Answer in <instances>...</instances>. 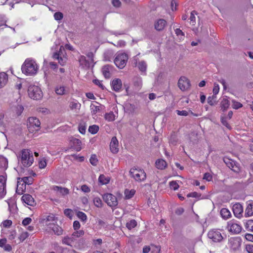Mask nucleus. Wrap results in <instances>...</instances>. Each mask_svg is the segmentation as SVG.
Returning a JSON list of instances; mask_svg holds the SVG:
<instances>
[{"label": "nucleus", "instance_id": "nucleus-27", "mask_svg": "<svg viewBox=\"0 0 253 253\" xmlns=\"http://www.w3.org/2000/svg\"><path fill=\"white\" fill-rule=\"evenodd\" d=\"M18 179L19 180L17 182L16 192L18 194L22 195L26 189V185L20 181V178H19Z\"/></svg>", "mask_w": 253, "mask_h": 253}, {"label": "nucleus", "instance_id": "nucleus-29", "mask_svg": "<svg viewBox=\"0 0 253 253\" xmlns=\"http://www.w3.org/2000/svg\"><path fill=\"white\" fill-rule=\"evenodd\" d=\"M55 91L57 94L63 95L68 93V89L64 86L58 85L55 88Z\"/></svg>", "mask_w": 253, "mask_h": 253}, {"label": "nucleus", "instance_id": "nucleus-58", "mask_svg": "<svg viewBox=\"0 0 253 253\" xmlns=\"http://www.w3.org/2000/svg\"><path fill=\"white\" fill-rule=\"evenodd\" d=\"M201 196V194H199L197 192H194L190 193L187 195V196L189 197H193V198H199Z\"/></svg>", "mask_w": 253, "mask_h": 253}, {"label": "nucleus", "instance_id": "nucleus-45", "mask_svg": "<svg viewBox=\"0 0 253 253\" xmlns=\"http://www.w3.org/2000/svg\"><path fill=\"white\" fill-rule=\"evenodd\" d=\"M77 215L78 217L83 221H85L87 219V216L86 214L82 211H78L77 213Z\"/></svg>", "mask_w": 253, "mask_h": 253}, {"label": "nucleus", "instance_id": "nucleus-12", "mask_svg": "<svg viewBox=\"0 0 253 253\" xmlns=\"http://www.w3.org/2000/svg\"><path fill=\"white\" fill-rule=\"evenodd\" d=\"M208 237L214 242H219L223 239L220 232L216 229H211L208 232Z\"/></svg>", "mask_w": 253, "mask_h": 253}, {"label": "nucleus", "instance_id": "nucleus-2", "mask_svg": "<svg viewBox=\"0 0 253 253\" xmlns=\"http://www.w3.org/2000/svg\"><path fill=\"white\" fill-rule=\"evenodd\" d=\"M19 161L24 167H29L34 162V157L32 152L28 149L21 150Z\"/></svg>", "mask_w": 253, "mask_h": 253}, {"label": "nucleus", "instance_id": "nucleus-14", "mask_svg": "<svg viewBox=\"0 0 253 253\" xmlns=\"http://www.w3.org/2000/svg\"><path fill=\"white\" fill-rule=\"evenodd\" d=\"M228 245L234 250L238 249L241 246L240 240L237 237H231L229 239Z\"/></svg>", "mask_w": 253, "mask_h": 253}, {"label": "nucleus", "instance_id": "nucleus-13", "mask_svg": "<svg viewBox=\"0 0 253 253\" xmlns=\"http://www.w3.org/2000/svg\"><path fill=\"white\" fill-rule=\"evenodd\" d=\"M190 81L185 77H181L178 82V86L182 91L189 89L190 87Z\"/></svg>", "mask_w": 253, "mask_h": 253}, {"label": "nucleus", "instance_id": "nucleus-8", "mask_svg": "<svg viewBox=\"0 0 253 253\" xmlns=\"http://www.w3.org/2000/svg\"><path fill=\"white\" fill-rule=\"evenodd\" d=\"M27 127L30 132L37 131L40 128L41 123L36 117H29L27 123Z\"/></svg>", "mask_w": 253, "mask_h": 253}, {"label": "nucleus", "instance_id": "nucleus-4", "mask_svg": "<svg viewBox=\"0 0 253 253\" xmlns=\"http://www.w3.org/2000/svg\"><path fill=\"white\" fill-rule=\"evenodd\" d=\"M84 231L80 230L76 231L72 233L71 236H66L62 239V243L63 244L72 246L77 240L78 238L82 237L84 235Z\"/></svg>", "mask_w": 253, "mask_h": 253}, {"label": "nucleus", "instance_id": "nucleus-56", "mask_svg": "<svg viewBox=\"0 0 253 253\" xmlns=\"http://www.w3.org/2000/svg\"><path fill=\"white\" fill-rule=\"evenodd\" d=\"M97 222L98 223V225H99L101 228V227H106L107 226V222H106L105 221L102 220L100 219L97 220Z\"/></svg>", "mask_w": 253, "mask_h": 253}, {"label": "nucleus", "instance_id": "nucleus-40", "mask_svg": "<svg viewBox=\"0 0 253 253\" xmlns=\"http://www.w3.org/2000/svg\"><path fill=\"white\" fill-rule=\"evenodd\" d=\"M99 130V126L97 125H92L89 127L88 131L91 134H96Z\"/></svg>", "mask_w": 253, "mask_h": 253}, {"label": "nucleus", "instance_id": "nucleus-16", "mask_svg": "<svg viewBox=\"0 0 253 253\" xmlns=\"http://www.w3.org/2000/svg\"><path fill=\"white\" fill-rule=\"evenodd\" d=\"M232 210L234 215L238 218L242 216L243 212V208L242 205L239 203L235 204L233 205Z\"/></svg>", "mask_w": 253, "mask_h": 253}, {"label": "nucleus", "instance_id": "nucleus-37", "mask_svg": "<svg viewBox=\"0 0 253 253\" xmlns=\"http://www.w3.org/2000/svg\"><path fill=\"white\" fill-rule=\"evenodd\" d=\"M229 105V101L226 98H223L221 100L220 103L221 109L223 110V111L226 110L228 108Z\"/></svg>", "mask_w": 253, "mask_h": 253}, {"label": "nucleus", "instance_id": "nucleus-9", "mask_svg": "<svg viewBox=\"0 0 253 253\" xmlns=\"http://www.w3.org/2000/svg\"><path fill=\"white\" fill-rule=\"evenodd\" d=\"M227 229L233 234H239L242 230V227L236 221L232 220L228 222Z\"/></svg>", "mask_w": 253, "mask_h": 253}, {"label": "nucleus", "instance_id": "nucleus-17", "mask_svg": "<svg viewBox=\"0 0 253 253\" xmlns=\"http://www.w3.org/2000/svg\"><path fill=\"white\" fill-rule=\"evenodd\" d=\"M78 61L80 66L83 68L89 69L92 64L84 55H80L78 58Z\"/></svg>", "mask_w": 253, "mask_h": 253}, {"label": "nucleus", "instance_id": "nucleus-23", "mask_svg": "<svg viewBox=\"0 0 253 253\" xmlns=\"http://www.w3.org/2000/svg\"><path fill=\"white\" fill-rule=\"evenodd\" d=\"M111 86L112 89L117 92L119 91L122 87V83L120 79H115L112 81Z\"/></svg>", "mask_w": 253, "mask_h": 253}, {"label": "nucleus", "instance_id": "nucleus-7", "mask_svg": "<svg viewBox=\"0 0 253 253\" xmlns=\"http://www.w3.org/2000/svg\"><path fill=\"white\" fill-rule=\"evenodd\" d=\"M28 91L29 97L33 99L39 100L42 97V92L41 88L38 86H30Z\"/></svg>", "mask_w": 253, "mask_h": 253}, {"label": "nucleus", "instance_id": "nucleus-53", "mask_svg": "<svg viewBox=\"0 0 253 253\" xmlns=\"http://www.w3.org/2000/svg\"><path fill=\"white\" fill-rule=\"evenodd\" d=\"M88 60L91 64L94 63V54L92 52H89L86 54Z\"/></svg>", "mask_w": 253, "mask_h": 253}, {"label": "nucleus", "instance_id": "nucleus-28", "mask_svg": "<svg viewBox=\"0 0 253 253\" xmlns=\"http://www.w3.org/2000/svg\"><path fill=\"white\" fill-rule=\"evenodd\" d=\"M166 21L164 19H160L157 21L155 24V28L157 31H162L166 25Z\"/></svg>", "mask_w": 253, "mask_h": 253}, {"label": "nucleus", "instance_id": "nucleus-50", "mask_svg": "<svg viewBox=\"0 0 253 253\" xmlns=\"http://www.w3.org/2000/svg\"><path fill=\"white\" fill-rule=\"evenodd\" d=\"M169 186L171 189L176 190L178 189L179 185L175 181H172L169 182Z\"/></svg>", "mask_w": 253, "mask_h": 253}, {"label": "nucleus", "instance_id": "nucleus-38", "mask_svg": "<svg viewBox=\"0 0 253 253\" xmlns=\"http://www.w3.org/2000/svg\"><path fill=\"white\" fill-rule=\"evenodd\" d=\"M70 108L71 110H79L80 109L81 104L77 102H71L70 103Z\"/></svg>", "mask_w": 253, "mask_h": 253}, {"label": "nucleus", "instance_id": "nucleus-11", "mask_svg": "<svg viewBox=\"0 0 253 253\" xmlns=\"http://www.w3.org/2000/svg\"><path fill=\"white\" fill-rule=\"evenodd\" d=\"M223 161L226 166L228 167L231 169L235 172H239L240 171V168L239 164L232 159L227 157H225Z\"/></svg>", "mask_w": 253, "mask_h": 253}, {"label": "nucleus", "instance_id": "nucleus-19", "mask_svg": "<svg viewBox=\"0 0 253 253\" xmlns=\"http://www.w3.org/2000/svg\"><path fill=\"white\" fill-rule=\"evenodd\" d=\"M6 178L3 175L0 176V197H3L6 194Z\"/></svg>", "mask_w": 253, "mask_h": 253}, {"label": "nucleus", "instance_id": "nucleus-33", "mask_svg": "<svg viewBox=\"0 0 253 253\" xmlns=\"http://www.w3.org/2000/svg\"><path fill=\"white\" fill-rule=\"evenodd\" d=\"M220 214L222 218L225 219L229 218L231 215L230 211L226 208H222L221 210Z\"/></svg>", "mask_w": 253, "mask_h": 253}, {"label": "nucleus", "instance_id": "nucleus-6", "mask_svg": "<svg viewBox=\"0 0 253 253\" xmlns=\"http://www.w3.org/2000/svg\"><path fill=\"white\" fill-rule=\"evenodd\" d=\"M52 57L54 59L58 60V63L61 66H64L66 64L67 60L65 50L63 46H60L59 50L54 52Z\"/></svg>", "mask_w": 253, "mask_h": 253}, {"label": "nucleus", "instance_id": "nucleus-47", "mask_svg": "<svg viewBox=\"0 0 253 253\" xmlns=\"http://www.w3.org/2000/svg\"><path fill=\"white\" fill-rule=\"evenodd\" d=\"M197 14V12L195 11H192L190 14V20L192 25H194L196 23V17L195 15Z\"/></svg>", "mask_w": 253, "mask_h": 253}, {"label": "nucleus", "instance_id": "nucleus-36", "mask_svg": "<svg viewBox=\"0 0 253 253\" xmlns=\"http://www.w3.org/2000/svg\"><path fill=\"white\" fill-rule=\"evenodd\" d=\"M98 180L102 184H106L109 182L110 178L109 176H106L103 174H101L99 176Z\"/></svg>", "mask_w": 253, "mask_h": 253}, {"label": "nucleus", "instance_id": "nucleus-61", "mask_svg": "<svg viewBox=\"0 0 253 253\" xmlns=\"http://www.w3.org/2000/svg\"><path fill=\"white\" fill-rule=\"evenodd\" d=\"M212 178L211 175L209 172L205 173L203 177L204 179H206L208 181L211 180Z\"/></svg>", "mask_w": 253, "mask_h": 253}, {"label": "nucleus", "instance_id": "nucleus-49", "mask_svg": "<svg viewBox=\"0 0 253 253\" xmlns=\"http://www.w3.org/2000/svg\"><path fill=\"white\" fill-rule=\"evenodd\" d=\"M32 178L29 177H24L21 178L20 180L22 182L25 183V184L30 185L32 183Z\"/></svg>", "mask_w": 253, "mask_h": 253}, {"label": "nucleus", "instance_id": "nucleus-26", "mask_svg": "<svg viewBox=\"0 0 253 253\" xmlns=\"http://www.w3.org/2000/svg\"><path fill=\"white\" fill-rule=\"evenodd\" d=\"M72 144V147L77 151H80L82 149V142L77 138H73L71 140Z\"/></svg>", "mask_w": 253, "mask_h": 253}, {"label": "nucleus", "instance_id": "nucleus-10", "mask_svg": "<svg viewBox=\"0 0 253 253\" xmlns=\"http://www.w3.org/2000/svg\"><path fill=\"white\" fill-rule=\"evenodd\" d=\"M103 198L107 204L111 207H115L118 205V200L116 197L110 193L105 194Z\"/></svg>", "mask_w": 253, "mask_h": 253}, {"label": "nucleus", "instance_id": "nucleus-43", "mask_svg": "<svg viewBox=\"0 0 253 253\" xmlns=\"http://www.w3.org/2000/svg\"><path fill=\"white\" fill-rule=\"evenodd\" d=\"M245 227L247 230L253 232V220H248L246 223Z\"/></svg>", "mask_w": 253, "mask_h": 253}, {"label": "nucleus", "instance_id": "nucleus-42", "mask_svg": "<svg viewBox=\"0 0 253 253\" xmlns=\"http://www.w3.org/2000/svg\"><path fill=\"white\" fill-rule=\"evenodd\" d=\"M137 225V222L135 220H131L126 224V227L130 230L134 228Z\"/></svg>", "mask_w": 253, "mask_h": 253}, {"label": "nucleus", "instance_id": "nucleus-3", "mask_svg": "<svg viewBox=\"0 0 253 253\" xmlns=\"http://www.w3.org/2000/svg\"><path fill=\"white\" fill-rule=\"evenodd\" d=\"M129 174L136 181L141 182L145 180L146 174L143 169L132 168L129 170Z\"/></svg>", "mask_w": 253, "mask_h": 253}, {"label": "nucleus", "instance_id": "nucleus-18", "mask_svg": "<svg viewBox=\"0 0 253 253\" xmlns=\"http://www.w3.org/2000/svg\"><path fill=\"white\" fill-rule=\"evenodd\" d=\"M22 200L24 203L30 206H34L36 205L34 198L30 194H27L23 195Z\"/></svg>", "mask_w": 253, "mask_h": 253}, {"label": "nucleus", "instance_id": "nucleus-62", "mask_svg": "<svg viewBox=\"0 0 253 253\" xmlns=\"http://www.w3.org/2000/svg\"><path fill=\"white\" fill-rule=\"evenodd\" d=\"M12 224V221L10 220H5L2 222L3 226L4 227H9Z\"/></svg>", "mask_w": 253, "mask_h": 253}, {"label": "nucleus", "instance_id": "nucleus-52", "mask_svg": "<svg viewBox=\"0 0 253 253\" xmlns=\"http://www.w3.org/2000/svg\"><path fill=\"white\" fill-rule=\"evenodd\" d=\"M89 161H90V162L91 164V165H92L93 166L97 165V164L98 162V160L97 159L96 156L95 155H91Z\"/></svg>", "mask_w": 253, "mask_h": 253}, {"label": "nucleus", "instance_id": "nucleus-20", "mask_svg": "<svg viewBox=\"0 0 253 253\" xmlns=\"http://www.w3.org/2000/svg\"><path fill=\"white\" fill-rule=\"evenodd\" d=\"M110 149L113 153L116 154L118 152V141L116 137H112L110 144Z\"/></svg>", "mask_w": 253, "mask_h": 253}, {"label": "nucleus", "instance_id": "nucleus-1", "mask_svg": "<svg viewBox=\"0 0 253 253\" xmlns=\"http://www.w3.org/2000/svg\"><path fill=\"white\" fill-rule=\"evenodd\" d=\"M38 69V64L34 60L31 58L26 59L21 67L22 73L28 76L36 75Z\"/></svg>", "mask_w": 253, "mask_h": 253}, {"label": "nucleus", "instance_id": "nucleus-24", "mask_svg": "<svg viewBox=\"0 0 253 253\" xmlns=\"http://www.w3.org/2000/svg\"><path fill=\"white\" fill-rule=\"evenodd\" d=\"M11 110L12 112L15 113L17 116H19L23 112L24 110V107L22 104L16 103L15 105L12 106Z\"/></svg>", "mask_w": 253, "mask_h": 253}, {"label": "nucleus", "instance_id": "nucleus-48", "mask_svg": "<svg viewBox=\"0 0 253 253\" xmlns=\"http://www.w3.org/2000/svg\"><path fill=\"white\" fill-rule=\"evenodd\" d=\"M232 102V108L235 109H238L239 108H241L243 106L242 104L238 101L233 100Z\"/></svg>", "mask_w": 253, "mask_h": 253}, {"label": "nucleus", "instance_id": "nucleus-5", "mask_svg": "<svg viewBox=\"0 0 253 253\" xmlns=\"http://www.w3.org/2000/svg\"><path fill=\"white\" fill-rule=\"evenodd\" d=\"M128 55L124 52H118L114 62L116 66L120 69H123L126 65L128 60Z\"/></svg>", "mask_w": 253, "mask_h": 253}, {"label": "nucleus", "instance_id": "nucleus-31", "mask_svg": "<svg viewBox=\"0 0 253 253\" xmlns=\"http://www.w3.org/2000/svg\"><path fill=\"white\" fill-rule=\"evenodd\" d=\"M156 167L160 169H164L167 166L166 162L163 159H159L156 161L155 163Z\"/></svg>", "mask_w": 253, "mask_h": 253}, {"label": "nucleus", "instance_id": "nucleus-44", "mask_svg": "<svg viewBox=\"0 0 253 253\" xmlns=\"http://www.w3.org/2000/svg\"><path fill=\"white\" fill-rule=\"evenodd\" d=\"M93 203L94 205L97 208H101L102 206V202L100 198L95 197L93 199Z\"/></svg>", "mask_w": 253, "mask_h": 253}, {"label": "nucleus", "instance_id": "nucleus-60", "mask_svg": "<svg viewBox=\"0 0 253 253\" xmlns=\"http://www.w3.org/2000/svg\"><path fill=\"white\" fill-rule=\"evenodd\" d=\"M46 165H47L45 159L42 160L39 162V168L40 169L45 168L46 166Z\"/></svg>", "mask_w": 253, "mask_h": 253}, {"label": "nucleus", "instance_id": "nucleus-35", "mask_svg": "<svg viewBox=\"0 0 253 253\" xmlns=\"http://www.w3.org/2000/svg\"><path fill=\"white\" fill-rule=\"evenodd\" d=\"M8 167V161L3 156H0V168L5 169Z\"/></svg>", "mask_w": 253, "mask_h": 253}, {"label": "nucleus", "instance_id": "nucleus-63", "mask_svg": "<svg viewBox=\"0 0 253 253\" xmlns=\"http://www.w3.org/2000/svg\"><path fill=\"white\" fill-rule=\"evenodd\" d=\"M81 189L84 193H89L90 191V188L86 185H82Z\"/></svg>", "mask_w": 253, "mask_h": 253}, {"label": "nucleus", "instance_id": "nucleus-15", "mask_svg": "<svg viewBox=\"0 0 253 253\" xmlns=\"http://www.w3.org/2000/svg\"><path fill=\"white\" fill-rule=\"evenodd\" d=\"M51 189L56 192L57 196H64L67 195L69 193V190L68 188L62 187L58 186H53Z\"/></svg>", "mask_w": 253, "mask_h": 253}, {"label": "nucleus", "instance_id": "nucleus-21", "mask_svg": "<svg viewBox=\"0 0 253 253\" xmlns=\"http://www.w3.org/2000/svg\"><path fill=\"white\" fill-rule=\"evenodd\" d=\"M103 106L95 102V104H91L90 106L91 113L92 115H95L97 113L100 112L103 108Z\"/></svg>", "mask_w": 253, "mask_h": 253}, {"label": "nucleus", "instance_id": "nucleus-64", "mask_svg": "<svg viewBox=\"0 0 253 253\" xmlns=\"http://www.w3.org/2000/svg\"><path fill=\"white\" fill-rule=\"evenodd\" d=\"M246 249L249 253H253V244L247 245Z\"/></svg>", "mask_w": 253, "mask_h": 253}, {"label": "nucleus", "instance_id": "nucleus-41", "mask_svg": "<svg viewBox=\"0 0 253 253\" xmlns=\"http://www.w3.org/2000/svg\"><path fill=\"white\" fill-rule=\"evenodd\" d=\"M105 119L109 122L113 121L115 120V115L113 112H110L108 113H106L105 115Z\"/></svg>", "mask_w": 253, "mask_h": 253}, {"label": "nucleus", "instance_id": "nucleus-51", "mask_svg": "<svg viewBox=\"0 0 253 253\" xmlns=\"http://www.w3.org/2000/svg\"><path fill=\"white\" fill-rule=\"evenodd\" d=\"M216 98V96L215 95H212V96H209L208 98V103L210 105H211V106L213 105L215 103V99Z\"/></svg>", "mask_w": 253, "mask_h": 253}, {"label": "nucleus", "instance_id": "nucleus-55", "mask_svg": "<svg viewBox=\"0 0 253 253\" xmlns=\"http://www.w3.org/2000/svg\"><path fill=\"white\" fill-rule=\"evenodd\" d=\"M64 214L69 218H72V217L73 215V211L69 209H67L64 210Z\"/></svg>", "mask_w": 253, "mask_h": 253}, {"label": "nucleus", "instance_id": "nucleus-59", "mask_svg": "<svg viewBox=\"0 0 253 253\" xmlns=\"http://www.w3.org/2000/svg\"><path fill=\"white\" fill-rule=\"evenodd\" d=\"M32 222V219L30 217H27L24 219L22 221V224L24 226L28 225Z\"/></svg>", "mask_w": 253, "mask_h": 253}, {"label": "nucleus", "instance_id": "nucleus-54", "mask_svg": "<svg viewBox=\"0 0 253 253\" xmlns=\"http://www.w3.org/2000/svg\"><path fill=\"white\" fill-rule=\"evenodd\" d=\"M54 17L56 20H60L63 17V15L61 12H57L54 14Z\"/></svg>", "mask_w": 253, "mask_h": 253}, {"label": "nucleus", "instance_id": "nucleus-57", "mask_svg": "<svg viewBox=\"0 0 253 253\" xmlns=\"http://www.w3.org/2000/svg\"><path fill=\"white\" fill-rule=\"evenodd\" d=\"M219 90V87L218 84H214V87L213 88V95H215L218 93Z\"/></svg>", "mask_w": 253, "mask_h": 253}, {"label": "nucleus", "instance_id": "nucleus-32", "mask_svg": "<svg viewBox=\"0 0 253 253\" xmlns=\"http://www.w3.org/2000/svg\"><path fill=\"white\" fill-rule=\"evenodd\" d=\"M136 66H137L140 71L145 72L147 69V64L144 61H139L138 63L136 62Z\"/></svg>", "mask_w": 253, "mask_h": 253}, {"label": "nucleus", "instance_id": "nucleus-39", "mask_svg": "<svg viewBox=\"0 0 253 253\" xmlns=\"http://www.w3.org/2000/svg\"><path fill=\"white\" fill-rule=\"evenodd\" d=\"M135 190L132 189L131 190L126 189L125 191V197L126 199H129L132 198L135 194Z\"/></svg>", "mask_w": 253, "mask_h": 253}, {"label": "nucleus", "instance_id": "nucleus-25", "mask_svg": "<svg viewBox=\"0 0 253 253\" xmlns=\"http://www.w3.org/2000/svg\"><path fill=\"white\" fill-rule=\"evenodd\" d=\"M247 206L245 210V216L249 217L253 215V201H249L247 202Z\"/></svg>", "mask_w": 253, "mask_h": 253}, {"label": "nucleus", "instance_id": "nucleus-30", "mask_svg": "<svg viewBox=\"0 0 253 253\" xmlns=\"http://www.w3.org/2000/svg\"><path fill=\"white\" fill-rule=\"evenodd\" d=\"M8 81V76L4 72L0 73V88L3 87L7 83Z\"/></svg>", "mask_w": 253, "mask_h": 253}, {"label": "nucleus", "instance_id": "nucleus-22", "mask_svg": "<svg viewBox=\"0 0 253 253\" xmlns=\"http://www.w3.org/2000/svg\"><path fill=\"white\" fill-rule=\"evenodd\" d=\"M113 67L109 65H106L102 68V73L106 79H109L111 76V72Z\"/></svg>", "mask_w": 253, "mask_h": 253}, {"label": "nucleus", "instance_id": "nucleus-46", "mask_svg": "<svg viewBox=\"0 0 253 253\" xmlns=\"http://www.w3.org/2000/svg\"><path fill=\"white\" fill-rule=\"evenodd\" d=\"M29 236V234L27 231L22 232L19 236V239L21 242H23Z\"/></svg>", "mask_w": 253, "mask_h": 253}, {"label": "nucleus", "instance_id": "nucleus-34", "mask_svg": "<svg viewBox=\"0 0 253 253\" xmlns=\"http://www.w3.org/2000/svg\"><path fill=\"white\" fill-rule=\"evenodd\" d=\"M50 228H52V231L57 235L59 236L63 234V230L61 227L57 225L53 224L52 227H50Z\"/></svg>", "mask_w": 253, "mask_h": 253}]
</instances>
